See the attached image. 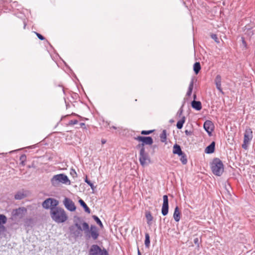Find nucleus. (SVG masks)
I'll return each instance as SVG.
<instances>
[{"label": "nucleus", "mask_w": 255, "mask_h": 255, "mask_svg": "<svg viewBox=\"0 0 255 255\" xmlns=\"http://www.w3.org/2000/svg\"><path fill=\"white\" fill-rule=\"evenodd\" d=\"M5 231V228L3 225H0V234L2 233Z\"/></svg>", "instance_id": "4c0bfd02"}, {"label": "nucleus", "mask_w": 255, "mask_h": 255, "mask_svg": "<svg viewBox=\"0 0 255 255\" xmlns=\"http://www.w3.org/2000/svg\"><path fill=\"white\" fill-rule=\"evenodd\" d=\"M4 1H7V0H4Z\"/></svg>", "instance_id": "5fc2aeb1"}, {"label": "nucleus", "mask_w": 255, "mask_h": 255, "mask_svg": "<svg viewBox=\"0 0 255 255\" xmlns=\"http://www.w3.org/2000/svg\"><path fill=\"white\" fill-rule=\"evenodd\" d=\"M26 213L27 209L25 207H19L12 211L11 216L13 218L21 219L24 217Z\"/></svg>", "instance_id": "1a4fd4ad"}, {"label": "nucleus", "mask_w": 255, "mask_h": 255, "mask_svg": "<svg viewBox=\"0 0 255 255\" xmlns=\"http://www.w3.org/2000/svg\"><path fill=\"white\" fill-rule=\"evenodd\" d=\"M194 243H195V244H197L198 245L199 240L197 238L194 239Z\"/></svg>", "instance_id": "a19ab883"}, {"label": "nucleus", "mask_w": 255, "mask_h": 255, "mask_svg": "<svg viewBox=\"0 0 255 255\" xmlns=\"http://www.w3.org/2000/svg\"><path fill=\"white\" fill-rule=\"evenodd\" d=\"M79 125H80V127H82V128L83 126H85V124H84V123H80Z\"/></svg>", "instance_id": "c03bdc74"}, {"label": "nucleus", "mask_w": 255, "mask_h": 255, "mask_svg": "<svg viewBox=\"0 0 255 255\" xmlns=\"http://www.w3.org/2000/svg\"><path fill=\"white\" fill-rule=\"evenodd\" d=\"M83 229L85 231L86 236L88 238L92 237L94 240L98 239L99 234L97 227L95 225H91L90 230H89V226L86 222H83L82 224Z\"/></svg>", "instance_id": "f03ea898"}, {"label": "nucleus", "mask_w": 255, "mask_h": 255, "mask_svg": "<svg viewBox=\"0 0 255 255\" xmlns=\"http://www.w3.org/2000/svg\"><path fill=\"white\" fill-rule=\"evenodd\" d=\"M79 202L81 206L83 207V208L85 210V211L88 214H90L91 212V210L90 208L88 207L87 204L85 203V202L81 199H80L79 200Z\"/></svg>", "instance_id": "5701e85b"}, {"label": "nucleus", "mask_w": 255, "mask_h": 255, "mask_svg": "<svg viewBox=\"0 0 255 255\" xmlns=\"http://www.w3.org/2000/svg\"><path fill=\"white\" fill-rule=\"evenodd\" d=\"M0 154H3V153H0Z\"/></svg>", "instance_id": "864d4df0"}, {"label": "nucleus", "mask_w": 255, "mask_h": 255, "mask_svg": "<svg viewBox=\"0 0 255 255\" xmlns=\"http://www.w3.org/2000/svg\"><path fill=\"white\" fill-rule=\"evenodd\" d=\"M173 218L176 222H179L180 219V212L178 206H176L174 209Z\"/></svg>", "instance_id": "aec40b11"}, {"label": "nucleus", "mask_w": 255, "mask_h": 255, "mask_svg": "<svg viewBox=\"0 0 255 255\" xmlns=\"http://www.w3.org/2000/svg\"><path fill=\"white\" fill-rule=\"evenodd\" d=\"M163 204L161 209V213L163 216H166L168 213V198L166 195L163 196Z\"/></svg>", "instance_id": "f8f14e48"}, {"label": "nucleus", "mask_w": 255, "mask_h": 255, "mask_svg": "<svg viewBox=\"0 0 255 255\" xmlns=\"http://www.w3.org/2000/svg\"><path fill=\"white\" fill-rule=\"evenodd\" d=\"M173 153L175 154L180 155L182 154L183 152L182 151L181 147L177 144H175L173 147Z\"/></svg>", "instance_id": "6ab92c4d"}, {"label": "nucleus", "mask_w": 255, "mask_h": 255, "mask_svg": "<svg viewBox=\"0 0 255 255\" xmlns=\"http://www.w3.org/2000/svg\"><path fill=\"white\" fill-rule=\"evenodd\" d=\"M73 116H75L76 119L69 120L68 123L67 124L68 126H73L77 124L79 122L81 121L84 119L82 117L75 114H73Z\"/></svg>", "instance_id": "dca6fc26"}, {"label": "nucleus", "mask_w": 255, "mask_h": 255, "mask_svg": "<svg viewBox=\"0 0 255 255\" xmlns=\"http://www.w3.org/2000/svg\"><path fill=\"white\" fill-rule=\"evenodd\" d=\"M89 255H109L105 249L102 250L97 245H93L89 250Z\"/></svg>", "instance_id": "0eeeda50"}, {"label": "nucleus", "mask_w": 255, "mask_h": 255, "mask_svg": "<svg viewBox=\"0 0 255 255\" xmlns=\"http://www.w3.org/2000/svg\"><path fill=\"white\" fill-rule=\"evenodd\" d=\"M101 142L102 144H105L106 142V140L103 139H102Z\"/></svg>", "instance_id": "a18cd8bd"}, {"label": "nucleus", "mask_w": 255, "mask_h": 255, "mask_svg": "<svg viewBox=\"0 0 255 255\" xmlns=\"http://www.w3.org/2000/svg\"><path fill=\"white\" fill-rule=\"evenodd\" d=\"M242 41H243V44H244L245 45H246V42H245V39H244V38H242Z\"/></svg>", "instance_id": "49530a36"}, {"label": "nucleus", "mask_w": 255, "mask_h": 255, "mask_svg": "<svg viewBox=\"0 0 255 255\" xmlns=\"http://www.w3.org/2000/svg\"><path fill=\"white\" fill-rule=\"evenodd\" d=\"M221 93H222V94H224V92H223V90H222V89L221 88V86L220 87V88H217Z\"/></svg>", "instance_id": "79ce46f5"}, {"label": "nucleus", "mask_w": 255, "mask_h": 255, "mask_svg": "<svg viewBox=\"0 0 255 255\" xmlns=\"http://www.w3.org/2000/svg\"><path fill=\"white\" fill-rule=\"evenodd\" d=\"M253 137V131L252 129L249 128H247L244 133V142L242 145L243 148L245 149H247L248 148Z\"/></svg>", "instance_id": "423d86ee"}, {"label": "nucleus", "mask_w": 255, "mask_h": 255, "mask_svg": "<svg viewBox=\"0 0 255 255\" xmlns=\"http://www.w3.org/2000/svg\"><path fill=\"white\" fill-rule=\"evenodd\" d=\"M214 125L210 121H206L204 124V128L209 135H211L213 130Z\"/></svg>", "instance_id": "2eb2a0df"}, {"label": "nucleus", "mask_w": 255, "mask_h": 255, "mask_svg": "<svg viewBox=\"0 0 255 255\" xmlns=\"http://www.w3.org/2000/svg\"><path fill=\"white\" fill-rule=\"evenodd\" d=\"M215 149V142L212 141L205 150V152L207 154H211L214 152Z\"/></svg>", "instance_id": "a211bd4d"}, {"label": "nucleus", "mask_w": 255, "mask_h": 255, "mask_svg": "<svg viewBox=\"0 0 255 255\" xmlns=\"http://www.w3.org/2000/svg\"><path fill=\"white\" fill-rule=\"evenodd\" d=\"M70 234L75 239L82 236V231L75 228V226H70L69 228Z\"/></svg>", "instance_id": "ddd939ff"}, {"label": "nucleus", "mask_w": 255, "mask_h": 255, "mask_svg": "<svg viewBox=\"0 0 255 255\" xmlns=\"http://www.w3.org/2000/svg\"><path fill=\"white\" fill-rule=\"evenodd\" d=\"M169 122L171 123H173L174 122V121L173 119H171L170 120Z\"/></svg>", "instance_id": "de8ad7c7"}, {"label": "nucleus", "mask_w": 255, "mask_h": 255, "mask_svg": "<svg viewBox=\"0 0 255 255\" xmlns=\"http://www.w3.org/2000/svg\"><path fill=\"white\" fill-rule=\"evenodd\" d=\"M215 84L221 83V77L220 75H218L215 79Z\"/></svg>", "instance_id": "f704fd0d"}, {"label": "nucleus", "mask_w": 255, "mask_h": 255, "mask_svg": "<svg viewBox=\"0 0 255 255\" xmlns=\"http://www.w3.org/2000/svg\"><path fill=\"white\" fill-rule=\"evenodd\" d=\"M17 2L16 1H13L12 4H11V6L12 7V8H16L17 7Z\"/></svg>", "instance_id": "ea45409f"}, {"label": "nucleus", "mask_w": 255, "mask_h": 255, "mask_svg": "<svg viewBox=\"0 0 255 255\" xmlns=\"http://www.w3.org/2000/svg\"><path fill=\"white\" fill-rule=\"evenodd\" d=\"M216 84V88H220V87L221 86V83H218V84Z\"/></svg>", "instance_id": "37998d69"}, {"label": "nucleus", "mask_w": 255, "mask_h": 255, "mask_svg": "<svg viewBox=\"0 0 255 255\" xmlns=\"http://www.w3.org/2000/svg\"><path fill=\"white\" fill-rule=\"evenodd\" d=\"M19 160L20 161V164L22 166H24L25 165V161L26 160V155L24 154H22L20 156Z\"/></svg>", "instance_id": "2f4dec72"}, {"label": "nucleus", "mask_w": 255, "mask_h": 255, "mask_svg": "<svg viewBox=\"0 0 255 255\" xmlns=\"http://www.w3.org/2000/svg\"><path fill=\"white\" fill-rule=\"evenodd\" d=\"M26 26V23L25 22H24V28H25Z\"/></svg>", "instance_id": "3c124183"}, {"label": "nucleus", "mask_w": 255, "mask_h": 255, "mask_svg": "<svg viewBox=\"0 0 255 255\" xmlns=\"http://www.w3.org/2000/svg\"><path fill=\"white\" fill-rule=\"evenodd\" d=\"M74 225L72 226H75V228L78 229V230L83 231V229L81 228L80 224L82 223V220L81 218L75 216L74 218Z\"/></svg>", "instance_id": "f3484780"}, {"label": "nucleus", "mask_w": 255, "mask_h": 255, "mask_svg": "<svg viewBox=\"0 0 255 255\" xmlns=\"http://www.w3.org/2000/svg\"><path fill=\"white\" fill-rule=\"evenodd\" d=\"M160 139L161 142H164L166 141V130H163L162 133L160 135Z\"/></svg>", "instance_id": "7c9ffc66"}, {"label": "nucleus", "mask_w": 255, "mask_h": 255, "mask_svg": "<svg viewBox=\"0 0 255 255\" xmlns=\"http://www.w3.org/2000/svg\"><path fill=\"white\" fill-rule=\"evenodd\" d=\"M134 139L135 140L142 142L137 145V148H145V145H151L153 142V140L151 136H137L134 137Z\"/></svg>", "instance_id": "39448f33"}, {"label": "nucleus", "mask_w": 255, "mask_h": 255, "mask_svg": "<svg viewBox=\"0 0 255 255\" xmlns=\"http://www.w3.org/2000/svg\"><path fill=\"white\" fill-rule=\"evenodd\" d=\"M59 204L58 201L53 198H48L42 203V206L44 208L48 209L53 207H56Z\"/></svg>", "instance_id": "9d476101"}, {"label": "nucleus", "mask_w": 255, "mask_h": 255, "mask_svg": "<svg viewBox=\"0 0 255 255\" xmlns=\"http://www.w3.org/2000/svg\"><path fill=\"white\" fill-rule=\"evenodd\" d=\"M35 33L36 34V35H37V36L38 37V38L39 39L43 40L45 39V38L41 34H39V33L35 32Z\"/></svg>", "instance_id": "e433bc0d"}, {"label": "nucleus", "mask_w": 255, "mask_h": 255, "mask_svg": "<svg viewBox=\"0 0 255 255\" xmlns=\"http://www.w3.org/2000/svg\"><path fill=\"white\" fill-rule=\"evenodd\" d=\"M211 169L214 175L221 176L224 172V165L222 161L218 158H214L211 163Z\"/></svg>", "instance_id": "7ed1b4c3"}, {"label": "nucleus", "mask_w": 255, "mask_h": 255, "mask_svg": "<svg viewBox=\"0 0 255 255\" xmlns=\"http://www.w3.org/2000/svg\"><path fill=\"white\" fill-rule=\"evenodd\" d=\"M193 86H194V80L192 79L191 81L190 82V84H189V87H188V91H187V92L186 93V95L187 96L189 97V96H191V95L192 94V90H193Z\"/></svg>", "instance_id": "393cba45"}, {"label": "nucleus", "mask_w": 255, "mask_h": 255, "mask_svg": "<svg viewBox=\"0 0 255 255\" xmlns=\"http://www.w3.org/2000/svg\"><path fill=\"white\" fill-rule=\"evenodd\" d=\"M85 182L87 183L91 187L92 190H94V189L96 188L94 186L93 183H92L90 180L88 179L87 177H86V178L85 179Z\"/></svg>", "instance_id": "473e14b6"}, {"label": "nucleus", "mask_w": 255, "mask_h": 255, "mask_svg": "<svg viewBox=\"0 0 255 255\" xmlns=\"http://www.w3.org/2000/svg\"><path fill=\"white\" fill-rule=\"evenodd\" d=\"M145 217L147 220V224L150 226L152 224L151 222L153 220V217L151 214V213L149 211L146 212L145 213Z\"/></svg>", "instance_id": "b1692460"}, {"label": "nucleus", "mask_w": 255, "mask_h": 255, "mask_svg": "<svg viewBox=\"0 0 255 255\" xmlns=\"http://www.w3.org/2000/svg\"><path fill=\"white\" fill-rule=\"evenodd\" d=\"M110 128H112L115 129H116L117 128V127H116L115 126H112Z\"/></svg>", "instance_id": "09e8293b"}, {"label": "nucleus", "mask_w": 255, "mask_h": 255, "mask_svg": "<svg viewBox=\"0 0 255 255\" xmlns=\"http://www.w3.org/2000/svg\"><path fill=\"white\" fill-rule=\"evenodd\" d=\"M63 204L65 208L70 211H74L76 210V208L74 203L71 199L68 198H65L63 201Z\"/></svg>", "instance_id": "9b49d317"}, {"label": "nucleus", "mask_w": 255, "mask_h": 255, "mask_svg": "<svg viewBox=\"0 0 255 255\" xmlns=\"http://www.w3.org/2000/svg\"><path fill=\"white\" fill-rule=\"evenodd\" d=\"M26 197V194L22 191L17 192L14 195L15 200H21Z\"/></svg>", "instance_id": "4be33fe9"}, {"label": "nucleus", "mask_w": 255, "mask_h": 255, "mask_svg": "<svg viewBox=\"0 0 255 255\" xmlns=\"http://www.w3.org/2000/svg\"><path fill=\"white\" fill-rule=\"evenodd\" d=\"M180 156V160L183 164H186L187 162V156L185 153H182V154L179 155Z\"/></svg>", "instance_id": "cd10ccee"}, {"label": "nucleus", "mask_w": 255, "mask_h": 255, "mask_svg": "<svg viewBox=\"0 0 255 255\" xmlns=\"http://www.w3.org/2000/svg\"><path fill=\"white\" fill-rule=\"evenodd\" d=\"M139 160L140 164L142 166H144L147 161H150V158L148 154L145 151V148H139Z\"/></svg>", "instance_id": "6e6552de"}, {"label": "nucleus", "mask_w": 255, "mask_h": 255, "mask_svg": "<svg viewBox=\"0 0 255 255\" xmlns=\"http://www.w3.org/2000/svg\"><path fill=\"white\" fill-rule=\"evenodd\" d=\"M153 130H142L141 131V134L143 135H148L152 133L153 132Z\"/></svg>", "instance_id": "72a5a7b5"}, {"label": "nucleus", "mask_w": 255, "mask_h": 255, "mask_svg": "<svg viewBox=\"0 0 255 255\" xmlns=\"http://www.w3.org/2000/svg\"><path fill=\"white\" fill-rule=\"evenodd\" d=\"M179 112H182V109L181 108Z\"/></svg>", "instance_id": "603ef678"}, {"label": "nucleus", "mask_w": 255, "mask_h": 255, "mask_svg": "<svg viewBox=\"0 0 255 255\" xmlns=\"http://www.w3.org/2000/svg\"><path fill=\"white\" fill-rule=\"evenodd\" d=\"M7 222V218L6 217L3 215V214H0V225H3L5 224Z\"/></svg>", "instance_id": "c85d7f7f"}, {"label": "nucleus", "mask_w": 255, "mask_h": 255, "mask_svg": "<svg viewBox=\"0 0 255 255\" xmlns=\"http://www.w3.org/2000/svg\"><path fill=\"white\" fill-rule=\"evenodd\" d=\"M211 38L214 39L217 43H219V39L217 37V35L215 34H212L211 35Z\"/></svg>", "instance_id": "c9c22d12"}, {"label": "nucleus", "mask_w": 255, "mask_h": 255, "mask_svg": "<svg viewBox=\"0 0 255 255\" xmlns=\"http://www.w3.org/2000/svg\"><path fill=\"white\" fill-rule=\"evenodd\" d=\"M51 183L54 187H57L60 183L70 185L71 182L67 176L64 174H59L53 176L51 179Z\"/></svg>", "instance_id": "20e7f679"}, {"label": "nucleus", "mask_w": 255, "mask_h": 255, "mask_svg": "<svg viewBox=\"0 0 255 255\" xmlns=\"http://www.w3.org/2000/svg\"><path fill=\"white\" fill-rule=\"evenodd\" d=\"M192 107L197 111H199L202 108L201 103L200 101H193L191 103Z\"/></svg>", "instance_id": "412c9836"}, {"label": "nucleus", "mask_w": 255, "mask_h": 255, "mask_svg": "<svg viewBox=\"0 0 255 255\" xmlns=\"http://www.w3.org/2000/svg\"><path fill=\"white\" fill-rule=\"evenodd\" d=\"M138 255H141V254L139 250H138Z\"/></svg>", "instance_id": "8fccbe9b"}, {"label": "nucleus", "mask_w": 255, "mask_h": 255, "mask_svg": "<svg viewBox=\"0 0 255 255\" xmlns=\"http://www.w3.org/2000/svg\"><path fill=\"white\" fill-rule=\"evenodd\" d=\"M50 215L52 220L57 224L63 223L68 219L64 209L60 207L51 208Z\"/></svg>", "instance_id": "f257e3e1"}, {"label": "nucleus", "mask_w": 255, "mask_h": 255, "mask_svg": "<svg viewBox=\"0 0 255 255\" xmlns=\"http://www.w3.org/2000/svg\"><path fill=\"white\" fill-rule=\"evenodd\" d=\"M93 218L96 222L97 224H98L101 228H103V225L100 220V219L96 215L93 216Z\"/></svg>", "instance_id": "c756f323"}, {"label": "nucleus", "mask_w": 255, "mask_h": 255, "mask_svg": "<svg viewBox=\"0 0 255 255\" xmlns=\"http://www.w3.org/2000/svg\"><path fill=\"white\" fill-rule=\"evenodd\" d=\"M144 244L146 248H149L150 246V237L148 233L145 234Z\"/></svg>", "instance_id": "bb28decb"}, {"label": "nucleus", "mask_w": 255, "mask_h": 255, "mask_svg": "<svg viewBox=\"0 0 255 255\" xmlns=\"http://www.w3.org/2000/svg\"><path fill=\"white\" fill-rule=\"evenodd\" d=\"M193 70L196 74H198L201 70V65L199 62H196L193 66Z\"/></svg>", "instance_id": "a878e982"}, {"label": "nucleus", "mask_w": 255, "mask_h": 255, "mask_svg": "<svg viewBox=\"0 0 255 255\" xmlns=\"http://www.w3.org/2000/svg\"><path fill=\"white\" fill-rule=\"evenodd\" d=\"M177 117L179 118V120L177 122L176 127L179 129L182 128L185 122V117L182 115V113H177Z\"/></svg>", "instance_id": "4468645a"}, {"label": "nucleus", "mask_w": 255, "mask_h": 255, "mask_svg": "<svg viewBox=\"0 0 255 255\" xmlns=\"http://www.w3.org/2000/svg\"><path fill=\"white\" fill-rule=\"evenodd\" d=\"M192 131H191V130H188L187 129L185 130V133L186 134V135H192Z\"/></svg>", "instance_id": "58836bf2"}]
</instances>
